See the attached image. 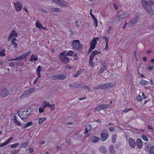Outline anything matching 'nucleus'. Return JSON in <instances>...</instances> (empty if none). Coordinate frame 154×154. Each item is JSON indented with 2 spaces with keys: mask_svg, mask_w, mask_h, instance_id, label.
Masks as SVG:
<instances>
[{
  "mask_svg": "<svg viewBox=\"0 0 154 154\" xmlns=\"http://www.w3.org/2000/svg\"><path fill=\"white\" fill-rule=\"evenodd\" d=\"M142 4L143 6L149 14L152 15L153 14L154 11L152 7L154 4V2L152 1H149L148 2L146 0H142Z\"/></svg>",
  "mask_w": 154,
  "mask_h": 154,
  "instance_id": "nucleus-1",
  "label": "nucleus"
},
{
  "mask_svg": "<svg viewBox=\"0 0 154 154\" xmlns=\"http://www.w3.org/2000/svg\"><path fill=\"white\" fill-rule=\"evenodd\" d=\"M32 109L30 107L25 109L22 111L18 112V115L20 119L25 121L27 119L29 114L32 111Z\"/></svg>",
  "mask_w": 154,
  "mask_h": 154,
  "instance_id": "nucleus-2",
  "label": "nucleus"
},
{
  "mask_svg": "<svg viewBox=\"0 0 154 154\" xmlns=\"http://www.w3.org/2000/svg\"><path fill=\"white\" fill-rule=\"evenodd\" d=\"M115 83H109L102 84L97 86L94 88V89L98 90L99 89H106L110 88L112 87L115 85Z\"/></svg>",
  "mask_w": 154,
  "mask_h": 154,
  "instance_id": "nucleus-3",
  "label": "nucleus"
},
{
  "mask_svg": "<svg viewBox=\"0 0 154 154\" xmlns=\"http://www.w3.org/2000/svg\"><path fill=\"white\" fill-rule=\"evenodd\" d=\"M72 45L77 51H81L83 48L82 45L80 43V41L79 40H73Z\"/></svg>",
  "mask_w": 154,
  "mask_h": 154,
  "instance_id": "nucleus-4",
  "label": "nucleus"
},
{
  "mask_svg": "<svg viewBox=\"0 0 154 154\" xmlns=\"http://www.w3.org/2000/svg\"><path fill=\"white\" fill-rule=\"evenodd\" d=\"M65 51L61 53L59 55V58L62 62L67 63L69 62V57H66L65 55Z\"/></svg>",
  "mask_w": 154,
  "mask_h": 154,
  "instance_id": "nucleus-5",
  "label": "nucleus"
},
{
  "mask_svg": "<svg viewBox=\"0 0 154 154\" xmlns=\"http://www.w3.org/2000/svg\"><path fill=\"white\" fill-rule=\"evenodd\" d=\"M99 38L98 37L94 38L90 42V46L89 50V51H91L95 47L96 45L97 44V40L98 41Z\"/></svg>",
  "mask_w": 154,
  "mask_h": 154,
  "instance_id": "nucleus-6",
  "label": "nucleus"
},
{
  "mask_svg": "<svg viewBox=\"0 0 154 154\" xmlns=\"http://www.w3.org/2000/svg\"><path fill=\"white\" fill-rule=\"evenodd\" d=\"M53 2L55 3H57L60 6L63 7H67L69 6L68 3L64 1L63 0H52Z\"/></svg>",
  "mask_w": 154,
  "mask_h": 154,
  "instance_id": "nucleus-7",
  "label": "nucleus"
},
{
  "mask_svg": "<svg viewBox=\"0 0 154 154\" xmlns=\"http://www.w3.org/2000/svg\"><path fill=\"white\" fill-rule=\"evenodd\" d=\"M66 76L64 74L56 75L53 76V79L54 80H62L66 79Z\"/></svg>",
  "mask_w": 154,
  "mask_h": 154,
  "instance_id": "nucleus-8",
  "label": "nucleus"
},
{
  "mask_svg": "<svg viewBox=\"0 0 154 154\" xmlns=\"http://www.w3.org/2000/svg\"><path fill=\"white\" fill-rule=\"evenodd\" d=\"M30 52V51L27 53L25 54H22L19 57H16L15 59H13L11 60H23L25 58H26L27 56H28Z\"/></svg>",
  "mask_w": 154,
  "mask_h": 154,
  "instance_id": "nucleus-9",
  "label": "nucleus"
},
{
  "mask_svg": "<svg viewBox=\"0 0 154 154\" xmlns=\"http://www.w3.org/2000/svg\"><path fill=\"white\" fill-rule=\"evenodd\" d=\"M22 5V4L20 3L18 1H17L14 4V6L15 8V9L17 11H20L21 10Z\"/></svg>",
  "mask_w": 154,
  "mask_h": 154,
  "instance_id": "nucleus-10",
  "label": "nucleus"
},
{
  "mask_svg": "<svg viewBox=\"0 0 154 154\" xmlns=\"http://www.w3.org/2000/svg\"><path fill=\"white\" fill-rule=\"evenodd\" d=\"M128 143L130 146L132 148H134L136 146V142L135 140L132 138H130L128 140Z\"/></svg>",
  "mask_w": 154,
  "mask_h": 154,
  "instance_id": "nucleus-11",
  "label": "nucleus"
},
{
  "mask_svg": "<svg viewBox=\"0 0 154 154\" xmlns=\"http://www.w3.org/2000/svg\"><path fill=\"white\" fill-rule=\"evenodd\" d=\"M101 137V140L104 141H106L108 138L109 134L108 132L102 133L100 134Z\"/></svg>",
  "mask_w": 154,
  "mask_h": 154,
  "instance_id": "nucleus-12",
  "label": "nucleus"
},
{
  "mask_svg": "<svg viewBox=\"0 0 154 154\" xmlns=\"http://www.w3.org/2000/svg\"><path fill=\"white\" fill-rule=\"evenodd\" d=\"M9 94V90L6 88H4L2 90L0 93V96L2 97H6Z\"/></svg>",
  "mask_w": 154,
  "mask_h": 154,
  "instance_id": "nucleus-13",
  "label": "nucleus"
},
{
  "mask_svg": "<svg viewBox=\"0 0 154 154\" xmlns=\"http://www.w3.org/2000/svg\"><path fill=\"white\" fill-rule=\"evenodd\" d=\"M136 145L138 148L141 149L143 146V142L142 140L140 138H138L136 140Z\"/></svg>",
  "mask_w": 154,
  "mask_h": 154,
  "instance_id": "nucleus-14",
  "label": "nucleus"
},
{
  "mask_svg": "<svg viewBox=\"0 0 154 154\" xmlns=\"http://www.w3.org/2000/svg\"><path fill=\"white\" fill-rule=\"evenodd\" d=\"M17 37V32L15 30H13L10 33L8 40V41H9L11 40L12 37Z\"/></svg>",
  "mask_w": 154,
  "mask_h": 154,
  "instance_id": "nucleus-15",
  "label": "nucleus"
},
{
  "mask_svg": "<svg viewBox=\"0 0 154 154\" xmlns=\"http://www.w3.org/2000/svg\"><path fill=\"white\" fill-rule=\"evenodd\" d=\"M139 18V17L137 16L136 17H135L133 19H132L129 23L130 25L132 26L134 24L136 23L138 21Z\"/></svg>",
  "mask_w": 154,
  "mask_h": 154,
  "instance_id": "nucleus-16",
  "label": "nucleus"
},
{
  "mask_svg": "<svg viewBox=\"0 0 154 154\" xmlns=\"http://www.w3.org/2000/svg\"><path fill=\"white\" fill-rule=\"evenodd\" d=\"M117 16L119 17V20H123L126 17H128L129 16V14L128 13H125L122 14L119 16V14H118Z\"/></svg>",
  "mask_w": 154,
  "mask_h": 154,
  "instance_id": "nucleus-17",
  "label": "nucleus"
},
{
  "mask_svg": "<svg viewBox=\"0 0 154 154\" xmlns=\"http://www.w3.org/2000/svg\"><path fill=\"white\" fill-rule=\"evenodd\" d=\"M149 84V81L145 80L143 79H141L139 82V84L142 85H147Z\"/></svg>",
  "mask_w": 154,
  "mask_h": 154,
  "instance_id": "nucleus-18",
  "label": "nucleus"
},
{
  "mask_svg": "<svg viewBox=\"0 0 154 154\" xmlns=\"http://www.w3.org/2000/svg\"><path fill=\"white\" fill-rule=\"evenodd\" d=\"M91 141L93 143H96L100 140V138L96 136L92 137L91 139Z\"/></svg>",
  "mask_w": 154,
  "mask_h": 154,
  "instance_id": "nucleus-19",
  "label": "nucleus"
},
{
  "mask_svg": "<svg viewBox=\"0 0 154 154\" xmlns=\"http://www.w3.org/2000/svg\"><path fill=\"white\" fill-rule=\"evenodd\" d=\"M17 41L16 38H14L12 39L11 42V44L14 48H16L17 46V44L15 42V41Z\"/></svg>",
  "mask_w": 154,
  "mask_h": 154,
  "instance_id": "nucleus-20",
  "label": "nucleus"
},
{
  "mask_svg": "<svg viewBox=\"0 0 154 154\" xmlns=\"http://www.w3.org/2000/svg\"><path fill=\"white\" fill-rule=\"evenodd\" d=\"M105 105L100 104L97 106L95 109V111L96 112L97 111L100 110L101 109H105Z\"/></svg>",
  "mask_w": 154,
  "mask_h": 154,
  "instance_id": "nucleus-21",
  "label": "nucleus"
},
{
  "mask_svg": "<svg viewBox=\"0 0 154 154\" xmlns=\"http://www.w3.org/2000/svg\"><path fill=\"white\" fill-rule=\"evenodd\" d=\"M38 59V57L36 56V55L35 54L33 55L32 54L31 57L30 59V61L31 62H33V61H36Z\"/></svg>",
  "mask_w": 154,
  "mask_h": 154,
  "instance_id": "nucleus-22",
  "label": "nucleus"
},
{
  "mask_svg": "<svg viewBox=\"0 0 154 154\" xmlns=\"http://www.w3.org/2000/svg\"><path fill=\"white\" fill-rule=\"evenodd\" d=\"M27 91H26L24 93H23L22 95H21L20 97V98H23L27 97L28 95H30V94Z\"/></svg>",
  "mask_w": 154,
  "mask_h": 154,
  "instance_id": "nucleus-23",
  "label": "nucleus"
},
{
  "mask_svg": "<svg viewBox=\"0 0 154 154\" xmlns=\"http://www.w3.org/2000/svg\"><path fill=\"white\" fill-rule=\"evenodd\" d=\"M94 57L90 55L89 60V64L92 67L94 66V64L93 62V61Z\"/></svg>",
  "mask_w": 154,
  "mask_h": 154,
  "instance_id": "nucleus-24",
  "label": "nucleus"
},
{
  "mask_svg": "<svg viewBox=\"0 0 154 154\" xmlns=\"http://www.w3.org/2000/svg\"><path fill=\"white\" fill-rule=\"evenodd\" d=\"M85 133H88V131L91 130L92 128L91 126L90 125H87L85 126Z\"/></svg>",
  "mask_w": 154,
  "mask_h": 154,
  "instance_id": "nucleus-25",
  "label": "nucleus"
},
{
  "mask_svg": "<svg viewBox=\"0 0 154 154\" xmlns=\"http://www.w3.org/2000/svg\"><path fill=\"white\" fill-rule=\"evenodd\" d=\"M101 53V52L100 51H98L97 50H95L92 52L91 55L94 57L95 55L100 54Z\"/></svg>",
  "mask_w": 154,
  "mask_h": 154,
  "instance_id": "nucleus-26",
  "label": "nucleus"
},
{
  "mask_svg": "<svg viewBox=\"0 0 154 154\" xmlns=\"http://www.w3.org/2000/svg\"><path fill=\"white\" fill-rule=\"evenodd\" d=\"M47 120V118L42 117L39 119L38 123L39 124H41Z\"/></svg>",
  "mask_w": 154,
  "mask_h": 154,
  "instance_id": "nucleus-27",
  "label": "nucleus"
},
{
  "mask_svg": "<svg viewBox=\"0 0 154 154\" xmlns=\"http://www.w3.org/2000/svg\"><path fill=\"white\" fill-rule=\"evenodd\" d=\"M13 122L17 126H20L21 124L17 121L16 117H15L13 119Z\"/></svg>",
  "mask_w": 154,
  "mask_h": 154,
  "instance_id": "nucleus-28",
  "label": "nucleus"
},
{
  "mask_svg": "<svg viewBox=\"0 0 154 154\" xmlns=\"http://www.w3.org/2000/svg\"><path fill=\"white\" fill-rule=\"evenodd\" d=\"M117 136L116 134H114L112 136V141L113 143H115L116 142L117 139Z\"/></svg>",
  "mask_w": 154,
  "mask_h": 154,
  "instance_id": "nucleus-29",
  "label": "nucleus"
},
{
  "mask_svg": "<svg viewBox=\"0 0 154 154\" xmlns=\"http://www.w3.org/2000/svg\"><path fill=\"white\" fill-rule=\"evenodd\" d=\"M19 65L20 63L19 62H12L9 64V65L11 66H14L15 65L19 66Z\"/></svg>",
  "mask_w": 154,
  "mask_h": 154,
  "instance_id": "nucleus-30",
  "label": "nucleus"
},
{
  "mask_svg": "<svg viewBox=\"0 0 154 154\" xmlns=\"http://www.w3.org/2000/svg\"><path fill=\"white\" fill-rule=\"evenodd\" d=\"M36 26L37 27L40 29H41V27H42V24L38 20H37L36 22Z\"/></svg>",
  "mask_w": 154,
  "mask_h": 154,
  "instance_id": "nucleus-31",
  "label": "nucleus"
},
{
  "mask_svg": "<svg viewBox=\"0 0 154 154\" xmlns=\"http://www.w3.org/2000/svg\"><path fill=\"white\" fill-rule=\"evenodd\" d=\"M50 105V104L48 102H44L42 103V105L43 106V107L45 108L48 107H49Z\"/></svg>",
  "mask_w": 154,
  "mask_h": 154,
  "instance_id": "nucleus-32",
  "label": "nucleus"
},
{
  "mask_svg": "<svg viewBox=\"0 0 154 154\" xmlns=\"http://www.w3.org/2000/svg\"><path fill=\"white\" fill-rule=\"evenodd\" d=\"M109 151L111 153H115L114 147L113 145H111L109 148Z\"/></svg>",
  "mask_w": 154,
  "mask_h": 154,
  "instance_id": "nucleus-33",
  "label": "nucleus"
},
{
  "mask_svg": "<svg viewBox=\"0 0 154 154\" xmlns=\"http://www.w3.org/2000/svg\"><path fill=\"white\" fill-rule=\"evenodd\" d=\"M74 52L72 51H69L66 52V55L68 56H72L73 55Z\"/></svg>",
  "mask_w": 154,
  "mask_h": 154,
  "instance_id": "nucleus-34",
  "label": "nucleus"
},
{
  "mask_svg": "<svg viewBox=\"0 0 154 154\" xmlns=\"http://www.w3.org/2000/svg\"><path fill=\"white\" fill-rule=\"evenodd\" d=\"M69 86L70 87L77 88L79 87V85H78L77 84H70Z\"/></svg>",
  "mask_w": 154,
  "mask_h": 154,
  "instance_id": "nucleus-35",
  "label": "nucleus"
},
{
  "mask_svg": "<svg viewBox=\"0 0 154 154\" xmlns=\"http://www.w3.org/2000/svg\"><path fill=\"white\" fill-rule=\"evenodd\" d=\"M28 143L27 142H22L20 144V147H25L27 146Z\"/></svg>",
  "mask_w": 154,
  "mask_h": 154,
  "instance_id": "nucleus-36",
  "label": "nucleus"
},
{
  "mask_svg": "<svg viewBox=\"0 0 154 154\" xmlns=\"http://www.w3.org/2000/svg\"><path fill=\"white\" fill-rule=\"evenodd\" d=\"M92 9H91L90 11V14L92 17V18L94 21L95 20H97V19H96V17L92 13Z\"/></svg>",
  "mask_w": 154,
  "mask_h": 154,
  "instance_id": "nucleus-37",
  "label": "nucleus"
},
{
  "mask_svg": "<svg viewBox=\"0 0 154 154\" xmlns=\"http://www.w3.org/2000/svg\"><path fill=\"white\" fill-rule=\"evenodd\" d=\"M51 11L55 12H59L60 11V9L58 8H52L51 9Z\"/></svg>",
  "mask_w": 154,
  "mask_h": 154,
  "instance_id": "nucleus-38",
  "label": "nucleus"
},
{
  "mask_svg": "<svg viewBox=\"0 0 154 154\" xmlns=\"http://www.w3.org/2000/svg\"><path fill=\"white\" fill-rule=\"evenodd\" d=\"M5 55V49H3L0 51V56L4 57Z\"/></svg>",
  "mask_w": 154,
  "mask_h": 154,
  "instance_id": "nucleus-39",
  "label": "nucleus"
},
{
  "mask_svg": "<svg viewBox=\"0 0 154 154\" xmlns=\"http://www.w3.org/2000/svg\"><path fill=\"white\" fill-rule=\"evenodd\" d=\"M149 154H154V146H152L150 148Z\"/></svg>",
  "mask_w": 154,
  "mask_h": 154,
  "instance_id": "nucleus-40",
  "label": "nucleus"
},
{
  "mask_svg": "<svg viewBox=\"0 0 154 154\" xmlns=\"http://www.w3.org/2000/svg\"><path fill=\"white\" fill-rule=\"evenodd\" d=\"M103 38L105 39L106 44H108L109 42V38L105 36H103Z\"/></svg>",
  "mask_w": 154,
  "mask_h": 154,
  "instance_id": "nucleus-41",
  "label": "nucleus"
},
{
  "mask_svg": "<svg viewBox=\"0 0 154 154\" xmlns=\"http://www.w3.org/2000/svg\"><path fill=\"white\" fill-rule=\"evenodd\" d=\"M35 88H30L29 90H27L28 92H29L30 94L32 93L33 91H35Z\"/></svg>",
  "mask_w": 154,
  "mask_h": 154,
  "instance_id": "nucleus-42",
  "label": "nucleus"
},
{
  "mask_svg": "<svg viewBox=\"0 0 154 154\" xmlns=\"http://www.w3.org/2000/svg\"><path fill=\"white\" fill-rule=\"evenodd\" d=\"M32 125V122H28L26 125L25 128H26L28 127L31 126Z\"/></svg>",
  "mask_w": 154,
  "mask_h": 154,
  "instance_id": "nucleus-43",
  "label": "nucleus"
},
{
  "mask_svg": "<svg viewBox=\"0 0 154 154\" xmlns=\"http://www.w3.org/2000/svg\"><path fill=\"white\" fill-rule=\"evenodd\" d=\"M137 99L139 102L142 101V98L140 95H138L137 96Z\"/></svg>",
  "mask_w": 154,
  "mask_h": 154,
  "instance_id": "nucleus-44",
  "label": "nucleus"
},
{
  "mask_svg": "<svg viewBox=\"0 0 154 154\" xmlns=\"http://www.w3.org/2000/svg\"><path fill=\"white\" fill-rule=\"evenodd\" d=\"M19 144L18 143H16L14 144H12L11 146V147L12 148H15L18 146Z\"/></svg>",
  "mask_w": 154,
  "mask_h": 154,
  "instance_id": "nucleus-45",
  "label": "nucleus"
},
{
  "mask_svg": "<svg viewBox=\"0 0 154 154\" xmlns=\"http://www.w3.org/2000/svg\"><path fill=\"white\" fill-rule=\"evenodd\" d=\"M142 138L143 140L146 141H148L149 140L148 138L146 136L144 135H143L142 136Z\"/></svg>",
  "mask_w": 154,
  "mask_h": 154,
  "instance_id": "nucleus-46",
  "label": "nucleus"
},
{
  "mask_svg": "<svg viewBox=\"0 0 154 154\" xmlns=\"http://www.w3.org/2000/svg\"><path fill=\"white\" fill-rule=\"evenodd\" d=\"M132 109H125L123 110V112L125 113H127L130 110H132Z\"/></svg>",
  "mask_w": 154,
  "mask_h": 154,
  "instance_id": "nucleus-47",
  "label": "nucleus"
},
{
  "mask_svg": "<svg viewBox=\"0 0 154 154\" xmlns=\"http://www.w3.org/2000/svg\"><path fill=\"white\" fill-rule=\"evenodd\" d=\"M106 70L105 69H104L103 67H102L99 71V73H103Z\"/></svg>",
  "mask_w": 154,
  "mask_h": 154,
  "instance_id": "nucleus-48",
  "label": "nucleus"
},
{
  "mask_svg": "<svg viewBox=\"0 0 154 154\" xmlns=\"http://www.w3.org/2000/svg\"><path fill=\"white\" fill-rule=\"evenodd\" d=\"M81 71L80 70L78 71L74 75V76L75 77H78L81 73Z\"/></svg>",
  "mask_w": 154,
  "mask_h": 154,
  "instance_id": "nucleus-49",
  "label": "nucleus"
},
{
  "mask_svg": "<svg viewBox=\"0 0 154 154\" xmlns=\"http://www.w3.org/2000/svg\"><path fill=\"white\" fill-rule=\"evenodd\" d=\"M113 27L112 26H109V27L108 29V33L110 34L111 33V31Z\"/></svg>",
  "mask_w": 154,
  "mask_h": 154,
  "instance_id": "nucleus-50",
  "label": "nucleus"
},
{
  "mask_svg": "<svg viewBox=\"0 0 154 154\" xmlns=\"http://www.w3.org/2000/svg\"><path fill=\"white\" fill-rule=\"evenodd\" d=\"M36 71L37 72H40L41 71V67L40 66H38L37 67Z\"/></svg>",
  "mask_w": 154,
  "mask_h": 154,
  "instance_id": "nucleus-51",
  "label": "nucleus"
},
{
  "mask_svg": "<svg viewBox=\"0 0 154 154\" xmlns=\"http://www.w3.org/2000/svg\"><path fill=\"white\" fill-rule=\"evenodd\" d=\"M52 110H53L55 108V105L50 104L49 107Z\"/></svg>",
  "mask_w": 154,
  "mask_h": 154,
  "instance_id": "nucleus-52",
  "label": "nucleus"
},
{
  "mask_svg": "<svg viewBox=\"0 0 154 154\" xmlns=\"http://www.w3.org/2000/svg\"><path fill=\"white\" fill-rule=\"evenodd\" d=\"M94 26L95 27H96L97 26L98 20H94Z\"/></svg>",
  "mask_w": 154,
  "mask_h": 154,
  "instance_id": "nucleus-53",
  "label": "nucleus"
},
{
  "mask_svg": "<svg viewBox=\"0 0 154 154\" xmlns=\"http://www.w3.org/2000/svg\"><path fill=\"white\" fill-rule=\"evenodd\" d=\"M44 110H45V109L44 108H42L41 107H40L39 108V112L40 113L43 112H44Z\"/></svg>",
  "mask_w": 154,
  "mask_h": 154,
  "instance_id": "nucleus-54",
  "label": "nucleus"
},
{
  "mask_svg": "<svg viewBox=\"0 0 154 154\" xmlns=\"http://www.w3.org/2000/svg\"><path fill=\"white\" fill-rule=\"evenodd\" d=\"M82 90H88L89 91H90V89L87 86H84Z\"/></svg>",
  "mask_w": 154,
  "mask_h": 154,
  "instance_id": "nucleus-55",
  "label": "nucleus"
},
{
  "mask_svg": "<svg viewBox=\"0 0 154 154\" xmlns=\"http://www.w3.org/2000/svg\"><path fill=\"white\" fill-rule=\"evenodd\" d=\"M153 66H149L147 67L148 69L149 70H152L153 69Z\"/></svg>",
  "mask_w": 154,
  "mask_h": 154,
  "instance_id": "nucleus-56",
  "label": "nucleus"
},
{
  "mask_svg": "<svg viewBox=\"0 0 154 154\" xmlns=\"http://www.w3.org/2000/svg\"><path fill=\"white\" fill-rule=\"evenodd\" d=\"M142 95L143 97V98L144 99H146L147 97L146 96L145 94L143 92L142 93Z\"/></svg>",
  "mask_w": 154,
  "mask_h": 154,
  "instance_id": "nucleus-57",
  "label": "nucleus"
},
{
  "mask_svg": "<svg viewBox=\"0 0 154 154\" xmlns=\"http://www.w3.org/2000/svg\"><path fill=\"white\" fill-rule=\"evenodd\" d=\"M30 152L32 153L35 150V149L32 148H29Z\"/></svg>",
  "mask_w": 154,
  "mask_h": 154,
  "instance_id": "nucleus-58",
  "label": "nucleus"
},
{
  "mask_svg": "<svg viewBox=\"0 0 154 154\" xmlns=\"http://www.w3.org/2000/svg\"><path fill=\"white\" fill-rule=\"evenodd\" d=\"M113 7L116 10L118 9V6L116 4H114L113 5Z\"/></svg>",
  "mask_w": 154,
  "mask_h": 154,
  "instance_id": "nucleus-59",
  "label": "nucleus"
},
{
  "mask_svg": "<svg viewBox=\"0 0 154 154\" xmlns=\"http://www.w3.org/2000/svg\"><path fill=\"white\" fill-rule=\"evenodd\" d=\"M147 129H149L151 130H153V128L151 127L150 125H148L147 126Z\"/></svg>",
  "mask_w": 154,
  "mask_h": 154,
  "instance_id": "nucleus-60",
  "label": "nucleus"
},
{
  "mask_svg": "<svg viewBox=\"0 0 154 154\" xmlns=\"http://www.w3.org/2000/svg\"><path fill=\"white\" fill-rule=\"evenodd\" d=\"M18 152V150H15L14 151H13L11 153V154H16V153H17Z\"/></svg>",
  "mask_w": 154,
  "mask_h": 154,
  "instance_id": "nucleus-61",
  "label": "nucleus"
},
{
  "mask_svg": "<svg viewBox=\"0 0 154 154\" xmlns=\"http://www.w3.org/2000/svg\"><path fill=\"white\" fill-rule=\"evenodd\" d=\"M114 128L113 127H111L109 128V131H114Z\"/></svg>",
  "mask_w": 154,
  "mask_h": 154,
  "instance_id": "nucleus-62",
  "label": "nucleus"
},
{
  "mask_svg": "<svg viewBox=\"0 0 154 154\" xmlns=\"http://www.w3.org/2000/svg\"><path fill=\"white\" fill-rule=\"evenodd\" d=\"M37 78H39L41 76V75L40 74V72H37Z\"/></svg>",
  "mask_w": 154,
  "mask_h": 154,
  "instance_id": "nucleus-63",
  "label": "nucleus"
},
{
  "mask_svg": "<svg viewBox=\"0 0 154 154\" xmlns=\"http://www.w3.org/2000/svg\"><path fill=\"white\" fill-rule=\"evenodd\" d=\"M13 139V137H11L10 138H9V139H8V140H7L8 141V142H9V143Z\"/></svg>",
  "mask_w": 154,
  "mask_h": 154,
  "instance_id": "nucleus-64",
  "label": "nucleus"
}]
</instances>
